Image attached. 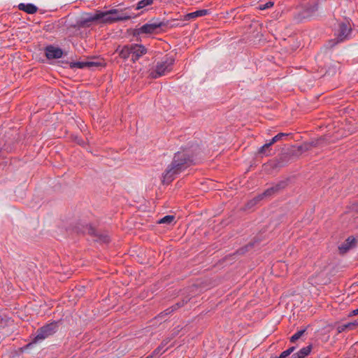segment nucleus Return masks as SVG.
<instances>
[{
  "label": "nucleus",
  "instance_id": "1",
  "mask_svg": "<svg viewBox=\"0 0 358 358\" xmlns=\"http://www.w3.org/2000/svg\"><path fill=\"white\" fill-rule=\"evenodd\" d=\"M131 17V15L117 9H110L106 11L98 10L94 13H86L85 17L78 20L76 24L72 27L78 29L89 27L93 22L113 24L118 21L127 20Z\"/></svg>",
  "mask_w": 358,
  "mask_h": 358
},
{
  "label": "nucleus",
  "instance_id": "2",
  "mask_svg": "<svg viewBox=\"0 0 358 358\" xmlns=\"http://www.w3.org/2000/svg\"><path fill=\"white\" fill-rule=\"evenodd\" d=\"M193 164V156L189 150H182L175 153L171 163L167 166L163 173L162 182L169 184L173 181L175 176Z\"/></svg>",
  "mask_w": 358,
  "mask_h": 358
},
{
  "label": "nucleus",
  "instance_id": "3",
  "mask_svg": "<svg viewBox=\"0 0 358 358\" xmlns=\"http://www.w3.org/2000/svg\"><path fill=\"white\" fill-rule=\"evenodd\" d=\"M174 62L173 57L164 56L161 61L156 64L155 69L150 72V76L153 79H157L166 75L172 71Z\"/></svg>",
  "mask_w": 358,
  "mask_h": 358
},
{
  "label": "nucleus",
  "instance_id": "4",
  "mask_svg": "<svg viewBox=\"0 0 358 358\" xmlns=\"http://www.w3.org/2000/svg\"><path fill=\"white\" fill-rule=\"evenodd\" d=\"M58 324L59 322L54 321L38 329L36 335L32 338V342L29 343L27 346L28 347L32 343L41 342L46 338L55 334L59 328Z\"/></svg>",
  "mask_w": 358,
  "mask_h": 358
},
{
  "label": "nucleus",
  "instance_id": "5",
  "mask_svg": "<svg viewBox=\"0 0 358 358\" xmlns=\"http://www.w3.org/2000/svg\"><path fill=\"white\" fill-rule=\"evenodd\" d=\"M319 8V1L312 0L301 5V10L294 16V20L300 22L302 20L312 17Z\"/></svg>",
  "mask_w": 358,
  "mask_h": 358
},
{
  "label": "nucleus",
  "instance_id": "6",
  "mask_svg": "<svg viewBox=\"0 0 358 358\" xmlns=\"http://www.w3.org/2000/svg\"><path fill=\"white\" fill-rule=\"evenodd\" d=\"M351 31L352 28L348 22H341L337 33L336 34V38L329 41L330 46L333 47L336 44L348 39Z\"/></svg>",
  "mask_w": 358,
  "mask_h": 358
},
{
  "label": "nucleus",
  "instance_id": "7",
  "mask_svg": "<svg viewBox=\"0 0 358 358\" xmlns=\"http://www.w3.org/2000/svg\"><path fill=\"white\" fill-rule=\"evenodd\" d=\"M166 23L162 21H157L154 22H149L143 24L139 28H137L134 30L135 35H141V34H150L157 33V29L159 28L165 27Z\"/></svg>",
  "mask_w": 358,
  "mask_h": 358
},
{
  "label": "nucleus",
  "instance_id": "8",
  "mask_svg": "<svg viewBox=\"0 0 358 358\" xmlns=\"http://www.w3.org/2000/svg\"><path fill=\"white\" fill-rule=\"evenodd\" d=\"M83 233H88L91 236L96 238L95 241L101 243H107L110 241V238L107 234L99 233L92 225L87 224Z\"/></svg>",
  "mask_w": 358,
  "mask_h": 358
},
{
  "label": "nucleus",
  "instance_id": "9",
  "mask_svg": "<svg viewBox=\"0 0 358 358\" xmlns=\"http://www.w3.org/2000/svg\"><path fill=\"white\" fill-rule=\"evenodd\" d=\"M45 57L48 59H59L63 56V50L59 48L55 47L52 45L46 46L44 49Z\"/></svg>",
  "mask_w": 358,
  "mask_h": 358
},
{
  "label": "nucleus",
  "instance_id": "10",
  "mask_svg": "<svg viewBox=\"0 0 358 358\" xmlns=\"http://www.w3.org/2000/svg\"><path fill=\"white\" fill-rule=\"evenodd\" d=\"M131 49V60L133 62H136L141 57L147 52L145 47L141 44L132 43Z\"/></svg>",
  "mask_w": 358,
  "mask_h": 358
},
{
  "label": "nucleus",
  "instance_id": "11",
  "mask_svg": "<svg viewBox=\"0 0 358 358\" xmlns=\"http://www.w3.org/2000/svg\"><path fill=\"white\" fill-rule=\"evenodd\" d=\"M356 239L353 236H349L344 243L338 246L340 254L343 255L348 252L351 248L356 245Z\"/></svg>",
  "mask_w": 358,
  "mask_h": 358
},
{
  "label": "nucleus",
  "instance_id": "12",
  "mask_svg": "<svg viewBox=\"0 0 358 358\" xmlns=\"http://www.w3.org/2000/svg\"><path fill=\"white\" fill-rule=\"evenodd\" d=\"M322 139H317L310 142L303 143L302 145L297 147V155H301L303 152L310 150L312 148L318 146L322 142Z\"/></svg>",
  "mask_w": 358,
  "mask_h": 358
},
{
  "label": "nucleus",
  "instance_id": "13",
  "mask_svg": "<svg viewBox=\"0 0 358 358\" xmlns=\"http://www.w3.org/2000/svg\"><path fill=\"white\" fill-rule=\"evenodd\" d=\"M17 8L28 14H34L38 11V7L33 3H20Z\"/></svg>",
  "mask_w": 358,
  "mask_h": 358
},
{
  "label": "nucleus",
  "instance_id": "14",
  "mask_svg": "<svg viewBox=\"0 0 358 358\" xmlns=\"http://www.w3.org/2000/svg\"><path fill=\"white\" fill-rule=\"evenodd\" d=\"M210 10H208V9H202V10H196L194 12L186 14L184 16V20H190L192 19H194L198 17L205 16L206 15L210 14Z\"/></svg>",
  "mask_w": 358,
  "mask_h": 358
},
{
  "label": "nucleus",
  "instance_id": "15",
  "mask_svg": "<svg viewBox=\"0 0 358 358\" xmlns=\"http://www.w3.org/2000/svg\"><path fill=\"white\" fill-rule=\"evenodd\" d=\"M131 44L124 45L119 51V56L123 59H127L131 57Z\"/></svg>",
  "mask_w": 358,
  "mask_h": 358
},
{
  "label": "nucleus",
  "instance_id": "16",
  "mask_svg": "<svg viewBox=\"0 0 358 358\" xmlns=\"http://www.w3.org/2000/svg\"><path fill=\"white\" fill-rule=\"evenodd\" d=\"M312 345H309L306 347L301 348L296 354H294L292 358H305L311 352Z\"/></svg>",
  "mask_w": 358,
  "mask_h": 358
},
{
  "label": "nucleus",
  "instance_id": "17",
  "mask_svg": "<svg viewBox=\"0 0 358 358\" xmlns=\"http://www.w3.org/2000/svg\"><path fill=\"white\" fill-rule=\"evenodd\" d=\"M271 146V145L270 144L269 142L265 143L261 148H259V149L258 150V153L259 155H264V156L270 155H271V150H270L269 148H270Z\"/></svg>",
  "mask_w": 358,
  "mask_h": 358
},
{
  "label": "nucleus",
  "instance_id": "18",
  "mask_svg": "<svg viewBox=\"0 0 358 358\" xmlns=\"http://www.w3.org/2000/svg\"><path fill=\"white\" fill-rule=\"evenodd\" d=\"M153 1V0H141L137 3L135 10H138L145 8L146 6L152 5Z\"/></svg>",
  "mask_w": 358,
  "mask_h": 358
},
{
  "label": "nucleus",
  "instance_id": "19",
  "mask_svg": "<svg viewBox=\"0 0 358 358\" xmlns=\"http://www.w3.org/2000/svg\"><path fill=\"white\" fill-rule=\"evenodd\" d=\"M263 199L260 196V194H258L255 197H254L252 199L250 200L245 205V208L247 209H250L252 207H254L255 205H257L260 201H262Z\"/></svg>",
  "mask_w": 358,
  "mask_h": 358
},
{
  "label": "nucleus",
  "instance_id": "20",
  "mask_svg": "<svg viewBox=\"0 0 358 358\" xmlns=\"http://www.w3.org/2000/svg\"><path fill=\"white\" fill-rule=\"evenodd\" d=\"M259 241H260V239L255 238L253 242H250L248 245H246L245 247L239 249L238 250V253H240V254L245 253V252L248 251L250 248H253L256 243H259Z\"/></svg>",
  "mask_w": 358,
  "mask_h": 358
},
{
  "label": "nucleus",
  "instance_id": "21",
  "mask_svg": "<svg viewBox=\"0 0 358 358\" xmlns=\"http://www.w3.org/2000/svg\"><path fill=\"white\" fill-rule=\"evenodd\" d=\"M71 69H85L87 68V62H73L69 63Z\"/></svg>",
  "mask_w": 358,
  "mask_h": 358
},
{
  "label": "nucleus",
  "instance_id": "22",
  "mask_svg": "<svg viewBox=\"0 0 358 358\" xmlns=\"http://www.w3.org/2000/svg\"><path fill=\"white\" fill-rule=\"evenodd\" d=\"M289 136V134L286 133H279L277 135H275L274 137H273L270 141L269 143L272 145L274 143H275L278 141H281L284 137H286Z\"/></svg>",
  "mask_w": 358,
  "mask_h": 358
},
{
  "label": "nucleus",
  "instance_id": "23",
  "mask_svg": "<svg viewBox=\"0 0 358 358\" xmlns=\"http://www.w3.org/2000/svg\"><path fill=\"white\" fill-rule=\"evenodd\" d=\"M277 194L273 188V187H271L266 189L264 192L259 194L262 198L264 199V198L270 197L274 194Z\"/></svg>",
  "mask_w": 358,
  "mask_h": 358
},
{
  "label": "nucleus",
  "instance_id": "24",
  "mask_svg": "<svg viewBox=\"0 0 358 358\" xmlns=\"http://www.w3.org/2000/svg\"><path fill=\"white\" fill-rule=\"evenodd\" d=\"M287 185V182L286 180H281L273 185L276 193L279 192L281 189H285Z\"/></svg>",
  "mask_w": 358,
  "mask_h": 358
},
{
  "label": "nucleus",
  "instance_id": "25",
  "mask_svg": "<svg viewBox=\"0 0 358 358\" xmlns=\"http://www.w3.org/2000/svg\"><path fill=\"white\" fill-rule=\"evenodd\" d=\"M166 349H164V347L161 344L157 348H156L153 353L150 355H148L146 358H152L153 356H158L161 355L163 352L166 351Z\"/></svg>",
  "mask_w": 358,
  "mask_h": 358
},
{
  "label": "nucleus",
  "instance_id": "26",
  "mask_svg": "<svg viewBox=\"0 0 358 358\" xmlns=\"http://www.w3.org/2000/svg\"><path fill=\"white\" fill-rule=\"evenodd\" d=\"M175 217L173 215H166L158 221L159 224H171L173 222Z\"/></svg>",
  "mask_w": 358,
  "mask_h": 358
},
{
  "label": "nucleus",
  "instance_id": "27",
  "mask_svg": "<svg viewBox=\"0 0 358 358\" xmlns=\"http://www.w3.org/2000/svg\"><path fill=\"white\" fill-rule=\"evenodd\" d=\"M306 329H303L302 330H300V331H298L297 332H296L290 338V341L292 343H294L295 341H296L298 339H299L303 335V334L306 332Z\"/></svg>",
  "mask_w": 358,
  "mask_h": 358
},
{
  "label": "nucleus",
  "instance_id": "28",
  "mask_svg": "<svg viewBox=\"0 0 358 358\" xmlns=\"http://www.w3.org/2000/svg\"><path fill=\"white\" fill-rule=\"evenodd\" d=\"M189 298H186L185 299H182L180 301H178V303H176V304L173 305L172 306V308H173V310L176 311V310H178V308L184 306L189 301Z\"/></svg>",
  "mask_w": 358,
  "mask_h": 358
},
{
  "label": "nucleus",
  "instance_id": "29",
  "mask_svg": "<svg viewBox=\"0 0 358 358\" xmlns=\"http://www.w3.org/2000/svg\"><path fill=\"white\" fill-rule=\"evenodd\" d=\"M273 1H268L264 4H260L258 6V8L261 10H266V9H268L269 8H271L273 6Z\"/></svg>",
  "mask_w": 358,
  "mask_h": 358
},
{
  "label": "nucleus",
  "instance_id": "30",
  "mask_svg": "<svg viewBox=\"0 0 358 358\" xmlns=\"http://www.w3.org/2000/svg\"><path fill=\"white\" fill-rule=\"evenodd\" d=\"M87 66L88 69L99 67L103 66V64L99 62H87Z\"/></svg>",
  "mask_w": 358,
  "mask_h": 358
},
{
  "label": "nucleus",
  "instance_id": "31",
  "mask_svg": "<svg viewBox=\"0 0 358 358\" xmlns=\"http://www.w3.org/2000/svg\"><path fill=\"white\" fill-rule=\"evenodd\" d=\"M177 334H178V331L173 332L171 334V337L166 338L164 339L161 344L165 348L168 345V343L171 341V340L173 337H175Z\"/></svg>",
  "mask_w": 358,
  "mask_h": 358
},
{
  "label": "nucleus",
  "instance_id": "32",
  "mask_svg": "<svg viewBox=\"0 0 358 358\" xmlns=\"http://www.w3.org/2000/svg\"><path fill=\"white\" fill-rule=\"evenodd\" d=\"M175 310L172 308V306L166 308L164 312L161 313L158 317H162V315H168L173 313Z\"/></svg>",
  "mask_w": 358,
  "mask_h": 358
},
{
  "label": "nucleus",
  "instance_id": "33",
  "mask_svg": "<svg viewBox=\"0 0 358 358\" xmlns=\"http://www.w3.org/2000/svg\"><path fill=\"white\" fill-rule=\"evenodd\" d=\"M287 157V155H282L280 157V161L276 164H275L274 167H282L284 166V164H282L283 161H284V158H286Z\"/></svg>",
  "mask_w": 358,
  "mask_h": 358
},
{
  "label": "nucleus",
  "instance_id": "34",
  "mask_svg": "<svg viewBox=\"0 0 358 358\" xmlns=\"http://www.w3.org/2000/svg\"><path fill=\"white\" fill-rule=\"evenodd\" d=\"M8 320L9 318L8 317L3 318L0 317V327H4L7 324Z\"/></svg>",
  "mask_w": 358,
  "mask_h": 358
},
{
  "label": "nucleus",
  "instance_id": "35",
  "mask_svg": "<svg viewBox=\"0 0 358 358\" xmlns=\"http://www.w3.org/2000/svg\"><path fill=\"white\" fill-rule=\"evenodd\" d=\"M337 331H338V333H341L343 331H348L347 327H345V324H343L339 325L337 327Z\"/></svg>",
  "mask_w": 358,
  "mask_h": 358
},
{
  "label": "nucleus",
  "instance_id": "36",
  "mask_svg": "<svg viewBox=\"0 0 358 358\" xmlns=\"http://www.w3.org/2000/svg\"><path fill=\"white\" fill-rule=\"evenodd\" d=\"M288 356H289V355H288V353H287V350H285V351H283V352L280 355V356H279V357L275 356V357H271V358H287V357H288Z\"/></svg>",
  "mask_w": 358,
  "mask_h": 358
},
{
  "label": "nucleus",
  "instance_id": "37",
  "mask_svg": "<svg viewBox=\"0 0 358 358\" xmlns=\"http://www.w3.org/2000/svg\"><path fill=\"white\" fill-rule=\"evenodd\" d=\"M345 327H347L348 331L355 329V324H353L352 322L346 323Z\"/></svg>",
  "mask_w": 358,
  "mask_h": 358
},
{
  "label": "nucleus",
  "instance_id": "38",
  "mask_svg": "<svg viewBox=\"0 0 358 358\" xmlns=\"http://www.w3.org/2000/svg\"><path fill=\"white\" fill-rule=\"evenodd\" d=\"M350 316L358 315L357 308L352 310L349 314Z\"/></svg>",
  "mask_w": 358,
  "mask_h": 358
},
{
  "label": "nucleus",
  "instance_id": "39",
  "mask_svg": "<svg viewBox=\"0 0 358 358\" xmlns=\"http://www.w3.org/2000/svg\"><path fill=\"white\" fill-rule=\"evenodd\" d=\"M295 349V347H290L289 348H288L287 350L288 355H289L291 353H292L294 352Z\"/></svg>",
  "mask_w": 358,
  "mask_h": 358
},
{
  "label": "nucleus",
  "instance_id": "40",
  "mask_svg": "<svg viewBox=\"0 0 358 358\" xmlns=\"http://www.w3.org/2000/svg\"><path fill=\"white\" fill-rule=\"evenodd\" d=\"M353 324H355V329L358 326V321L355 320L352 322Z\"/></svg>",
  "mask_w": 358,
  "mask_h": 358
},
{
  "label": "nucleus",
  "instance_id": "41",
  "mask_svg": "<svg viewBox=\"0 0 358 358\" xmlns=\"http://www.w3.org/2000/svg\"><path fill=\"white\" fill-rule=\"evenodd\" d=\"M119 48H120V47H118V48L116 49V51H117H117H119Z\"/></svg>",
  "mask_w": 358,
  "mask_h": 358
},
{
  "label": "nucleus",
  "instance_id": "42",
  "mask_svg": "<svg viewBox=\"0 0 358 358\" xmlns=\"http://www.w3.org/2000/svg\"><path fill=\"white\" fill-rule=\"evenodd\" d=\"M357 312H358V308H357Z\"/></svg>",
  "mask_w": 358,
  "mask_h": 358
}]
</instances>
